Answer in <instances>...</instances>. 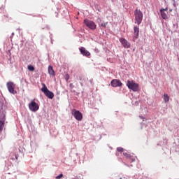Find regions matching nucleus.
Masks as SVG:
<instances>
[{"instance_id": "1", "label": "nucleus", "mask_w": 179, "mask_h": 179, "mask_svg": "<svg viewBox=\"0 0 179 179\" xmlns=\"http://www.w3.org/2000/svg\"><path fill=\"white\" fill-rule=\"evenodd\" d=\"M134 15H135V21L136 22L137 25L139 26L141 23H142L143 22V12L138 9H136L134 11Z\"/></svg>"}, {"instance_id": "2", "label": "nucleus", "mask_w": 179, "mask_h": 179, "mask_svg": "<svg viewBox=\"0 0 179 179\" xmlns=\"http://www.w3.org/2000/svg\"><path fill=\"white\" fill-rule=\"evenodd\" d=\"M127 86L133 92H138L139 91V85L136 83L134 80H127Z\"/></svg>"}, {"instance_id": "3", "label": "nucleus", "mask_w": 179, "mask_h": 179, "mask_svg": "<svg viewBox=\"0 0 179 179\" xmlns=\"http://www.w3.org/2000/svg\"><path fill=\"white\" fill-rule=\"evenodd\" d=\"M71 114L77 121H81L83 119V113H80V110H77L76 109H72Z\"/></svg>"}, {"instance_id": "4", "label": "nucleus", "mask_w": 179, "mask_h": 179, "mask_svg": "<svg viewBox=\"0 0 179 179\" xmlns=\"http://www.w3.org/2000/svg\"><path fill=\"white\" fill-rule=\"evenodd\" d=\"M29 108L31 112L35 113L39 109V106L34 100H31L29 104Z\"/></svg>"}, {"instance_id": "5", "label": "nucleus", "mask_w": 179, "mask_h": 179, "mask_svg": "<svg viewBox=\"0 0 179 179\" xmlns=\"http://www.w3.org/2000/svg\"><path fill=\"white\" fill-rule=\"evenodd\" d=\"M7 90H8L9 92L12 94H15L17 92L15 91V84L13 82L6 83Z\"/></svg>"}, {"instance_id": "6", "label": "nucleus", "mask_w": 179, "mask_h": 179, "mask_svg": "<svg viewBox=\"0 0 179 179\" xmlns=\"http://www.w3.org/2000/svg\"><path fill=\"white\" fill-rule=\"evenodd\" d=\"M84 22H85V24L89 27L91 30H95L96 29V24L92 21V20H90L88 19H85L84 20Z\"/></svg>"}, {"instance_id": "7", "label": "nucleus", "mask_w": 179, "mask_h": 179, "mask_svg": "<svg viewBox=\"0 0 179 179\" xmlns=\"http://www.w3.org/2000/svg\"><path fill=\"white\" fill-rule=\"evenodd\" d=\"M133 30L134 31V36H133V41L135 42V41L136 39H138L139 37V31H140L139 25L138 24L136 25L134 27V28L133 29Z\"/></svg>"}, {"instance_id": "8", "label": "nucleus", "mask_w": 179, "mask_h": 179, "mask_svg": "<svg viewBox=\"0 0 179 179\" xmlns=\"http://www.w3.org/2000/svg\"><path fill=\"white\" fill-rule=\"evenodd\" d=\"M110 85L113 87H117L122 86V83L120 82V80L115 79L111 80Z\"/></svg>"}, {"instance_id": "9", "label": "nucleus", "mask_w": 179, "mask_h": 179, "mask_svg": "<svg viewBox=\"0 0 179 179\" xmlns=\"http://www.w3.org/2000/svg\"><path fill=\"white\" fill-rule=\"evenodd\" d=\"M120 42L122 43V45L123 48H130V43L128 42V41L124 38H120Z\"/></svg>"}, {"instance_id": "10", "label": "nucleus", "mask_w": 179, "mask_h": 179, "mask_svg": "<svg viewBox=\"0 0 179 179\" xmlns=\"http://www.w3.org/2000/svg\"><path fill=\"white\" fill-rule=\"evenodd\" d=\"M79 50L83 56L87 57L90 56V52L88 50H87L84 47H80L79 48Z\"/></svg>"}, {"instance_id": "11", "label": "nucleus", "mask_w": 179, "mask_h": 179, "mask_svg": "<svg viewBox=\"0 0 179 179\" xmlns=\"http://www.w3.org/2000/svg\"><path fill=\"white\" fill-rule=\"evenodd\" d=\"M45 96L48 99L52 100L55 96V94L52 92H50L47 87L45 88Z\"/></svg>"}, {"instance_id": "12", "label": "nucleus", "mask_w": 179, "mask_h": 179, "mask_svg": "<svg viewBox=\"0 0 179 179\" xmlns=\"http://www.w3.org/2000/svg\"><path fill=\"white\" fill-rule=\"evenodd\" d=\"M48 72H49V74L52 76H55L53 67L51 66H50L49 68L48 69Z\"/></svg>"}, {"instance_id": "13", "label": "nucleus", "mask_w": 179, "mask_h": 179, "mask_svg": "<svg viewBox=\"0 0 179 179\" xmlns=\"http://www.w3.org/2000/svg\"><path fill=\"white\" fill-rule=\"evenodd\" d=\"M160 14L162 19L167 20L169 18L168 15L164 11L160 10Z\"/></svg>"}, {"instance_id": "14", "label": "nucleus", "mask_w": 179, "mask_h": 179, "mask_svg": "<svg viewBox=\"0 0 179 179\" xmlns=\"http://www.w3.org/2000/svg\"><path fill=\"white\" fill-rule=\"evenodd\" d=\"M164 100L166 103L169 102L170 100V97L169 96V95L167 94H164Z\"/></svg>"}, {"instance_id": "15", "label": "nucleus", "mask_w": 179, "mask_h": 179, "mask_svg": "<svg viewBox=\"0 0 179 179\" xmlns=\"http://www.w3.org/2000/svg\"><path fill=\"white\" fill-rule=\"evenodd\" d=\"M123 156H124L125 158L127 159H131V158L132 157L128 152H123Z\"/></svg>"}, {"instance_id": "16", "label": "nucleus", "mask_w": 179, "mask_h": 179, "mask_svg": "<svg viewBox=\"0 0 179 179\" xmlns=\"http://www.w3.org/2000/svg\"><path fill=\"white\" fill-rule=\"evenodd\" d=\"M27 69L30 71H34V66H32L31 65L27 66Z\"/></svg>"}, {"instance_id": "17", "label": "nucleus", "mask_w": 179, "mask_h": 179, "mask_svg": "<svg viewBox=\"0 0 179 179\" xmlns=\"http://www.w3.org/2000/svg\"><path fill=\"white\" fill-rule=\"evenodd\" d=\"M3 125H4V120H0V128L3 129Z\"/></svg>"}, {"instance_id": "18", "label": "nucleus", "mask_w": 179, "mask_h": 179, "mask_svg": "<svg viewBox=\"0 0 179 179\" xmlns=\"http://www.w3.org/2000/svg\"><path fill=\"white\" fill-rule=\"evenodd\" d=\"M108 22H103V23H101V27H102V28H103V29H106V27H107L108 26Z\"/></svg>"}, {"instance_id": "19", "label": "nucleus", "mask_w": 179, "mask_h": 179, "mask_svg": "<svg viewBox=\"0 0 179 179\" xmlns=\"http://www.w3.org/2000/svg\"><path fill=\"white\" fill-rule=\"evenodd\" d=\"M117 151L120 152H124V148L120 147L117 148Z\"/></svg>"}, {"instance_id": "20", "label": "nucleus", "mask_w": 179, "mask_h": 179, "mask_svg": "<svg viewBox=\"0 0 179 179\" xmlns=\"http://www.w3.org/2000/svg\"><path fill=\"white\" fill-rule=\"evenodd\" d=\"M62 177H64V175L61 173L60 175L56 176V179H60V178H62Z\"/></svg>"}, {"instance_id": "21", "label": "nucleus", "mask_w": 179, "mask_h": 179, "mask_svg": "<svg viewBox=\"0 0 179 179\" xmlns=\"http://www.w3.org/2000/svg\"><path fill=\"white\" fill-rule=\"evenodd\" d=\"M43 87L41 88V91L43 92L44 94H45V84H43Z\"/></svg>"}, {"instance_id": "22", "label": "nucleus", "mask_w": 179, "mask_h": 179, "mask_svg": "<svg viewBox=\"0 0 179 179\" xmlns=\"http://www.w3.org/2000/svg\"><path fill=\"white\" fill-rule=\"evenodd\" d=\"M168 10H169V8H168V7H166V8H162L160 10V11L164 12V11H168Z\"/></svg>"}, {"instance_id": "23", "label": "nucleus", "mask_w": 179, "mask_h": 179, "mask_svg": "<svg viewBox=\"0 0 179 179\" xmlns=\"http://www.w3.org/2000/svg\"><path fill=\"white\" fill-rule=\"evenodd\" d=\"M3 128L0 127V133L2 132Z\"/></svg>"}, {"instance_id": "24", "label": "nucleus", "mask_w": 179, "mask_h": 179, "mask_svg": "<svg viewBox=\"0 0 179 179\" xmlns=\"http://www.w3.org/2000/svg\"><path fill=\"white\" fill-rule=\"evenodd\" d=\"M97 21H98V22H101V19H100V18H98V19H97Z\"/></svg>"}, {"instance_id": "25", "label": "nucleus", "mask_w": 179, "mask_h": 179, "mask_svg": "<svg viewBox=\"0 0 179 179\" xmlns=\"http://www.w3.org/2000/svg\"><path fill=\"white\" fill-rule=\"evenodd\" d=\"M140 117H141V119H144V117H142V116H140Z\"/></svg>"}, {"instance_id": "26", "label": "nucleus", "mask_w": 179, "mask_h": 179, "mask_svg": "<svg viewBox=\"0 0 179 179\" xmlns=\"http://www.w3.org/2000/svg\"><path fill=\"white\" fill-rule=\"evenodd\" d=\"M173 11V10H169V12L171 13Z\"/></svg>"}, {"instance_id": "27", "label": "nucleus", "mask_w": 179, "mask_h": 179, "mask_svg": "<svg viewBox=\"0 0 179 179\" xmlns=\"http://www.w3.org/2000/svg\"><path fill=\"white\" fill-rule=\"evenodd\" d=\"M120 179H122V178H120Z\"/></svg>"}]
</instances>
